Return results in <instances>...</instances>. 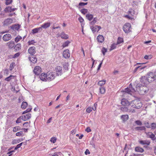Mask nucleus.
<instances>
[{"label":"nucleus","instance_id":"c756f323","mask_svg":"<svg viewBox=\"0 0 156 156\" xmlns=\"http://www.w3.org/2000/svg\"><path fill=\"white\" fill-rule=\"evenodd\" d=\"M28 105L27 103L26 102H23L21 105V108L23 109H25Z\"/></svg>","mask_w":156,"mask_h":156},{"label":"nucleus","instance_id":"09e8293b","mask_svg":"<svg viewBox=\"0 0 156 156\" xmlns=\"http://www.w3.org/2000/svg\"><path fill=\"white\" fill-rule=\"evenodd\" d=\"M68 65L67 63H64L63 65V68L66 70H68Z\"/></svg>","mask_w":156,"mask_h":156},{"label":"nucleus","instance_id":"58836bf2","mask_svg":"<svg viewBox=\"0 0 156 156\" xmlns=\"http://www.w3.org/2000/svg\"><path fill=\"white\" fill-rule=\"evenodd\" d=\"M123 39L120 37H119L118 39L117 44H119L123 42Z\"/></svg>","mask_w":156,"mask_h":156},{"label":"nucleus","instance_id":"412c9836","mask_svg":"<svg viewBox=\"0 0 156 156\" xmlns=\"http://www.w3.org/2000/svg\"><path fill=\"white\" fill-rule=\"evenodd\" d=\"M97 40L98 42L102 43L104 41V38L102 35H99L97 37Z\"/></svg>","mask_w":156,"mask_h":156},{"label":"nucleus","instance_id":"bb28decb","mask_svg":"<svg viewBox=\"0 0 156 156\" xmlns=\"http://www.w3.org/2000/svg\"><path fill=\"white\" fill-rule=\"evenodd\" d=\"M120 109L122 111L124 112H130L132 111L130 109H129L126 107H122Z\"/></svg>","mask_w":156,"mask_h":156},{"label":"nucleus","instance_id":"c9c22d12","mask_svg":"<svg viewBox=\"0 0 156 156\" xmlns=\"http://www.w3.org/2000/svg\"><path fill=\"white\" fill-rule=\"evenodd\" d=\"M97 18H94L93 20L90 22V24L94 25L97 22Z\"/></svg>","mask_w":156,"mask_h":156},{"label":"nucleus","instance_id":"5701e85b","mask_svg":"<svg viewBox=\"0 0 156 156\" xmlns=\"http://www.w3.org/2000/svg\"><path fill=\"white\" fill-rule=\"evenodd\" d=\"M129 116L128 115H122L121 116V119L123 122H125L128 119Z\"/></svg>","mask_w":156,"mask_h":156},{"label":"nucleus","instance_id":"052dcab7","mask_svg":"<svg viewBox=\"0 0 156 156\" xmlns=\"http://www.w3.org/2000/svg\"><path fill=\"white\" fill-rule=\"evenodd\" d=\"M92 110V109L90 107H88L86 109V111L88 113H90V112H91Z\"/></svg>","mask_w":156,"mask_h":156},{"label":"nucleus","instance_id":"2eb2a0df","mask_svg":"<svg viewBox=\"0 0 156 156\" xmlns=\"http://www.w3.org/2000/svg\"><path fill=\"white\" fill-rule=\"evenodd\" d=\"M13 20L11 19L8 18L5 20L4 22V25H8L12 23Z\"/></svg>","mask_w":156,"mask_h":156},{"label":"nucleus","instance_id":"49530a36","mask_svg":"<svg viewBox=\"0 0 156 156\" xmlns=\"http://www.w3.org/2000/svg\"><path fill=\"white\" fill-rule=\"evenodd\" d=\"M88 10L86 9H81L80 11L81 12L83 13V14H85L87 12Z\"/></svg>","mask_w":156,"mask_h":156},{"label":"nucleus","instance_id":"393cba45","mask_svg":"<svg viewBox=\"0 0 156 156\" xmlns=\"http://www.w3.org/2000/svg\"><path fill=\"white\" fill-rule=\"evenodd\" d=\"M29 59L30 61L34 63H36L37 61V58L33 56L29 57Z\"/></svg>","mask_w":156,"mask_h":156},{"label":"nucleus","instance_id":"39448f33","mask_svg":"<svg viewBox=\"0 0 156 156\" xmlns=\"http://www.w3.org/2000/svg\"><path fill=\"white\" fill-rule=\"evenodd\" d=\"M135 91V90L134 88L132 87L131 84H129V87L126 88L125 89V91H124V94L126 93H128L130 94H132V93H133Z\"/></svg>","mask_w":156,"mask_h":156},{"label":"nucleus","instance_id":"a18cd8bd","mask_svg":"<svg viewBox=\"0 0 156 156\" xmlns=\"http://www.w3.org/2000/svg\"><path fill=\"white\" fill-rule=\"evenodd\" d=\"M70 43V42L69 41H67L63 44L62 46L64 48L67 47L68 46Z\"/></svg>","mask_w":156,"mask_h":156},{"label":"nucleus","instance_id":"aec40b11","mask_svg":"<svg viewBox=\"0 0 156 156\" xmlns=\"http://www.w3.org/2000/svg\"><path fill=\"white\" fill-rule=\"evenodd\" d=\"M20 26L18 24H15L12 25L11 27V28L14 30H18L19 29Z\"/></svg>","mask_w":156,"mask_h":156},{"label":"nucleus","instance_id":"3c124183","mask_svg":"<svg viewBox=\"0 0 156 156\" xmlns=\"http://www.w3.org/2000/svg\"><path fill=\"white\" fill-rule=\"evenodd\" d=\"M36 42L34 40L31 41H29L28 42V45H30L31 44H33L34 43H35Z\"/></svg>","mask_w":156,"mask_h":156},{"label":"nucleus","instance_id":"4be33fe9","mask_svg":"<svg viewBox=\"0 0 156 156\" xmlns=\"http://www.w3.org/2000/svg\"><path fill=\"white\" fill-rule=\"evenodd\" d=\"M15 79H16V76H15L10 75L9 76L6 78L5 79V81H9L10 80H15Z\"/></svg>","mask_w":156,"mask_h":156},{"label":"nucleus","instance_id":"6e6d98bb","mask_svg":"<svg viewBox=\"0 0 156 156\" xmlns=\"http://www.w3.org/2000/svg\"><path fill=\"white\" fill-rule=\"evenodd\" d=\"M118 44H113L112 45V46H111V49L110 50H113L114 49H115L116 47V45H117Z\"/></svg>","mask_w":156,"mask_h":156},{"label":"nucleus","instance_id":"c03bdc74","mask_svg":"<svg viewBox=\"0 0 156 156\" xmlns=\"http://www.w3.org/2000/svg\"><path fill=\"white\" fill-rule=\"evenodd\" d=\"M91 30L92 32L94 33L97 31V27H96V26H92L90 27Z\"/></svg>","mask_w":156,"mask_h":156},{"label":"nucleus","instance_id":"4468645a","mask_svg":"<svg viewBox=\"0 0 156 156\" xmlns=\"http://www.w3.org/2000/svg\"><path fill=\"white\" fill-rule=\"evenodd\" d=\"M63 55L65 58H69L70 56V53L69 50L68 49L65 50L63 51Z\"/></svg>","mask_w":156,"mask_h":156},{"label":"nucleus","instance_id":"ddd939ff","mask_svg":"<svg viewBox=\"0 0 156 156\" xmlns=\"http://www.w3.org/2000/svg\"><path fill=\"white\" fill-rule=\"evenodd\" d=\"M139 143L143 145H149L150 143V142L148 140H141L139 141Z\"/></svg>","mask_w":156,"mask_h":156},{"label":"nucleus","instance_id":"f257e3e1","mask_svg":"<svg viewBox=\"0 0 156 156\" xmlns=\"http://www.w3.org/2000/svg\"><path fill=\"white\" fill-rule=\"evenodd\" d=\"M136 90L141 95H144L147 93L148 90V88L145 86L140 84H138L136 86Z\"/></svg>","mask_w":156,"mask_h":156},{"label":"nucleus","instance_id":"13d9d810","mask_svg":"<svg viewBox=\"0 0 156 156\" xmlns=\"http://www.w3.org/2000/svg\"><path fill=\"white\" fill-rule=\"evenodd\" d=\"M14 64V63L12 62L11 63L10 65L9 69L10 70H11L13 68V65Z\"/></svg>","mask_w":156,"mask_h":156},{"label":"nucleus","instance_id":"5fc2aeb1","mask_svg":"<svg viewBox=\"0 0 156 156\" xmlns=\"http://www.w3.org/2000/svg\"><path fill=\"white\" fill-rule=\"evenodd\" d=\"M135 123L138 125L141 126L142 125V123L140 120L135 121Z\"/></svg>","mask_w":156,"mask_h":156},{"label":"nucleus","instance_id":"6e6552de","mask_svg":"<svg viewBox=\"0 0 156 156\" xmlns=\"http://www.w3.org/2000/svg\"><path fill=\"white\" fill-rule=\"evenodd\" d=\"M41 68L39 66H36L34 70V73L37 75H38L41 73Z\"/></svg>","mask_w":156,"mask_h":156},{"label":"nucleus","instance_id":"b1692460","mask_svg":"<svg viewBox=\"0 0 156 156\" xmlns=\"http://www.w3.org/2000/svg\"><path fill=\"white\" fill-rule=\"evenodd\" d=\"M51 25V23L49 22H47L44 23L41 26L42 28L46 29L47 28L49 27Z\"/></svg>","mask_w":156,"mask_h":156},{"label":"nucleus","instance_id":"0e129e2a","mask_svg":"<svg viewBox=\"0 0 156 156\" xmlns=\"http://www.w3.org/2000/svg\"><path fill=\"white\" fill-rule=\"evenodd\" d=\"M12 2V0H6L5 2V4L7 5L10 4Z\"/></svg>","mask_w":156,"mask_h":156},{"label":"nucleus","instance_id":"338daca9","mask_svg":"<svg viewBox=\"0 0 156 156\" xmlns=\"http://www.w3.org/2000/svg\"><path fill=\"white\" fill-rule=\"evenodd\" d=\"M78 20L81 23H83L84 21L83 19L81 17H79Z\"/></svg>","mask_w":156,"mask_h":156},{"label":"nucleus","instance_id":"79ce46f5","mask_svg":"<svg viewBox=\"0 0 156 156\" xmlns=\"http://www.w3.org/2000/svg\"><path fill=\"white\" fill-rule=\"evenodd\" d=\"M145 68V67H141V66H138L135 68V69L134 70V72H136L138 70V69H139L140 70H141L144 69Z\"/></svg>","mask_w":156,"mask_h":156},{"label":"nucleus","instance_id":"9b49d317","mask_svg":"<svg viewBox=\"0 0 156 156\" xmlns=\"http://www.w3.org/2000/svg\"><path fill=\"white\" fill-rule=\"evenodd\" d=\"M55 69L57 72V75H61L62 74V67H61L60 66H57L56 67Z\"/></svg>","mask_w":156,"mask_h":156},{"label":"nucleus","instance_id":"423d86ee","mask_svg":"<svg viewBox=\"0 0 156 156\" xmlns=\"http://www.w3.org/2000/svg\"><path fill=\"white\" fill-rule=\"evenodd\" d=\"M140 81L142 84H144V85L145 86L146 85H147L150 82L149 80H148L147 77L145 76H142L140 78Z\"/></svg>","mask_w":156,"mask_h":156},{"label":"nucleus","instance_id":"69168bd1","mask_svg":"<svg viewBox=\"0 0 156 156\" xmlns=\"http://www.w3.org/2000/svg\"><path fill=\"white\" fill-rule=\"evenodd\" d=\"M126 18H128L129 19H131L132 18V16H131L130 15L128 14V15H127L125 16Z\"/></svg>","mask_w":156,"mask_h":156},{"label":"nucleus","instance_id":"6ab92c4d","mask_svg":"<svg viewBox=\"0 0 156 156\" xmlns=\"http://www.w3.org/2000/svg\"><path fill=\"white\" fill-rule=\"evenodd\" d=\"M46 76H47V73L46 74L43 73L41 74L39 77L41 80L43 81H47Z\"/></svg>","mask_w":156,"mask_h":156},{"label":"nucleus","instance_id":"864d4df0","mask_svg":"<svg viewBox=\"0 0 156 156\" xmlns=\"http://www.w3.org/2000/svg\"><path fill=\"white\" fill-rule=\"evenodd\" d=\"M152 58L151 55H146L144 56V58L146 59H151Z\"/></svg>","mask_w":156,"mask_h":156},{"label":"nucleus","instance_id":"0eeeda50","mask_svg":"<svg viewBox=\"0 0 156 156\" xmlns=\"http://www.w3.org/2000/svg\"><path fill=\"white\" fill-rule=\"evenodd\" d=\"M12 36L9 34H6L3 36V40L5 41H7L11 39Z\"/></svg>","mask_w":156,"mask_h":156},{"label":"nucleus","instance_id":"a19ab883","mask_svg":"<svg viewBox=\"0 0 156 156\" xmlns=\"http://www.w3.org/2000/svg\"><path fill=\"white\" fill-rule=\"evenodd\" d=\"M22 39V37L21 36H18L16 37L15 38V41L16 43H17L21 39Z\"/></svg>","mask_w":156,"mask_h":156},{"label":"nucleus","instance_id":"680f3d73","mask_svg":"<svg viewBox=\"0 0 156 156\" xmlns=\"http://www.w3.org/2000/svg\"><path fill=\"white\" fill-rule=\"evenodd\" d=\"M32 31L33 34H34L38 32L37 28L33 29Z\"/></svg>","mask_w":156,"mask_h":156},{"label":"nucleus","instance_id":"7c9ffc66","mask_svg":"<svg viewBox=\"0 0 156 156\" xmlns=\"http://www.w3.org/2000/svg\"><path fill=\"white\" fill-rule=\"evenodd\" d=\"M93 15L90 13L86 15V18L89 21L92 20L93 18Z\"/></svg>","mask_w":156,"mask_h":156},{"label":"nucleus","instance_id":"cd10ccee","mask_svg":"<svg viewBox=\"0 0 156 156\" xmlns=\"http://www.w3.org/2000/svg\"><path fill=\"white\" fill-rule=\"evenodd\" d=\"M135 129L137 131H141L145 130L146 129L145 127L144 126L136 127L135 128Z\"/></svg>","mask_w":156,"mask_h":156},{"label":"nucleus","instance_id":"8fccbe9b","mask_svg":"<svg viewBox=\"0 0 156 156\" xmlns=\"http://www.w3.org/2000/svg\"><path fill=\"white\" fill-rule=\"evenodd\" d=\"M23 141V139H18L17 140H14L13 142V144H15L14 143H15V144H16L17 143H19L21 141Z\"/></svg>","mask_w":156,"mask_h":156},{"label":"nucleus","instance_id":"f704fd0d","mask_svg":"<svg viewBox=\"0 0 156 156\" xmlns=\"http://www.w3.org/2000/svg\"><path fill=\"white\" fill-rule=\"evenodd\" d=\"M128 14L132 16H133L134 15V10H133L132 9H129V11H128Z\"/></svg>","mask_w":156,"mask_h":156},{"label":"nucleus","instance_id":"ea45409f","mask_svg":"<svg viewBox=\"0 0 156 156\" xmlns=\"http://www.w3.org/2000/svg\"><path fill=\"white\" fill-rule=\"evenodd\" d=\"M149 128H151L152 129H156V123H152L151 127Z\"/></svg>","mask_w":156,"mask_h":156},{"label":"nucleus","instance_id":"bf43d9fd","mask_svg":"<svg viewBox=\"0 0 156 156\" xmlns=\"http://www.w3.org/2000/svg\"><path fill=\"white\" fill-rule=\"evenodd\" d=\"M87 3H84V2H80L79 4V5L80 6H84L85 5H86L87 4Z\"/></svg>","mask_w":156,"mask_h":156},{"label":"nucleus","instance_id":"473e14b6","mask_svg":"<svg viewBox=\"0 0 156 156\" xmlns=\"http://www.w3.org/2000/svg\"><path fill=\"white\" fill-rule=\"evenodd\" d=\"M62 38L65 39H67L68 38V37L67 35H66L64 33H62L60 35Z\"/></svg>","mask_w":156,"mask_h":156},{"label":"nucleus","instance_id":"de8ad7c7","mask_svg":"<svg viewBox=\"0 0 156 156\" xmlns=\"http://www.w3.org/2000/svg\"><path fill=\"white\" fill-rule=\"evenodd\" d=\"M107 51V49L105 48H103L101 50V52L103 53L104 55H105V53Z\"/></svg>","mask_w":156,"mask_h":156},{"label":"nucleus","instance_id":"e433bc0d","mask_svg":"<svg viewBox=\"0 0 156 156\" xmlns=\"http://www.w3.org/2000/svg\"><path fill=\"white\" fill-rule=\"evenodd\" d=\"M16 135L17 136H23L24 135V134L23 133V132L22 131H21L20 132H18L16 133Z\"/></svg>","mask_w":156,"mask_h":156},{"label":"nucleus","instance_id":"c85d7f7f","mask_svg":"<svg viewBox=\"0 0 156 156\" xmlns=\"http://www.w3.org/2000/svg\"><path fill=\"white\" fill-rule=\"evenodd\" d=\"M21 48V46L20 44H17L14 47L15 51H17L20 50Z\"/></svg>","mask_w":156,"mask_h":156},{"label":"nucleus","instance_id":"a211bd4d","mask_svg":"<svg viewBox=\"0 0 156 156\" xmlns=\"http://www.w3.org/2000/svg\"><path fill=\"white\" fill-rule=\"evenodd\" d=\"M6 45L10 48H12L14 47L15 43L13 41H10L6 43Z\"/></svg>","mask_w":156,"mask_h":156},{"label":"nucleus","instance_id":"7ed1b4c3","mask_svg":"<svg viewBox=\"0 0 156 156\" xmlns=\"http://www.w3.org/2000/svg\"><path fill=\"white\" fill-rule=\"evenodd\" d=\"M145 76L150 82L156 80V76L153 73H148Z\"/></svg>","mask_w":156,"mask_h":156},{"label":"nucleus","instance_id":"37998d69","mask_svg":"<svg viewBox=\"0 0 156 156\" xmlns=\"http://www.w3.org/2000/svg\"><path fill=\"white\" fill-rule=\"evenodd\" d=\"M20 128L19 126H17L13 128V131L14 132H16L17 131L20 130Z\"/></svg>","mask_w":156,"mask_h":156},{"label":"nucleus","instance_id":"603ef678","mask_svg":"<svg viewBox=\"0 0 156 156\" xmlns=\"http://www.w3.org/2000/svg\"><path fill=\"white\" fill-rule=\"evenodd\" d=\"M32 109V108H27L26 111H24L23 113V114H25V113H26L27 112H30V111H31V110Z\"/></svg>","mask_w":156,"mask_h":156},{"label":"nucleus","instance_id":"4c0bfd02","mask_svg":"<svg viewBox=\"0 0 156 156\" xmlns=\"http://www.w3.org/2000/svg\"><path fill=\"white\" fill-rule=\"evenodd\" d=\"M100 92L101 94H104L105 93V87H101L100 88Z\"/></svg>","mask_w":156,"mask_h":156},{"label":"nucleus","instance_id":"e2e57ef3","mask_svg":"<svg viewBox=\"0 0 156 156\" xmlns=\"http://www.w3.org/2000/svg\"><path fill=\"white\" fill-rule=\"evenodd\" d=\"M20 55V53H16V54H14L13 55V58H16L19 56Z\"/></svg>","mask_w":156,"mask_h":156},{"label":"nucleus","instance_id":"f8f14e48","mask_svg":"<svg viewBox=\"0 0 156 156\" xmlns=\"http://www.w3.org/2000/svg\"><path fill=\"white\" fill-rule=\"evenodd\" d=\"M28 52L31 55H33L36 52L35 48L34 47H31L28 50Z\"/></svg>","mask_w":156,"mask_h":156},{"label":"nucleus","instance_id":"2f4dec72","mask_svg":"<svg viewBox=\"0 0 156 156\" xmlns=\"http://www.w3.org/2000/svg\"><path fill=\"white\" fill-rule=\"evenodd\" d=\"M12 8L11 7L8 6L6 7L4 9V11L5 12H11L12 10Z\"/></svg>","mask_w":156,"mask_h":156},{"label":"nucleus","instance_id":"72a5a7b5","mask_svg":"<svg viewBox=\"0 0 156 156\" xmlns=\"http://www.w3.org/2000/svg\"><path fill=\"white\" fill-rule=\"evenodd\" d=\"M105 80L99 81L98 83V85L100 86H102L105 84Z\"/></svg>","mask_w":156,"mask_h":156},{"label":"nucleus","instance_id":"f3484780","mask_svg":"<svg viewBox=\"0 0 156 156\" xmlns=\"http://www.w3.org/2000/svg\"><path fill=\"white\" fill-rule=\"evenodd\" d=\"M136 106H132V107L137 109H139L142 106V104L140 101H137L135 102Z\"/></svg>","mask_w":156,"mask_h":156},{"label":"nucleus","instance_id":"4d7b16f0","mask_svg":"<svg viewBox=\"0 0 156 156\" xmlns=\"http://www.w3.org/2000/svg\"><path fill=\"white\" fill-rule=\"evenodd\" d=\"M56 140V138L55 137H52L51 138L50 141L51 142L54 143L55 142Z\"/></svg>","mask_w":156,"mask_h":156},{"label":"nucleus","instance_id":"9d476101","mask_svg":"<svg viewBox=\"0 0 156 156\" xmlns=\"http://www.w3.org/2000/svg\"><path fill=\"white\" fill-rule=\"evenodd\" d=\"M146 135L147 137L151 138L153 140H154L156 139V137L151 132L147 133Z\"/></svg>","mask_w":156,"mask_h":156},{"label":"nucleus","instance_id":"774afa93","mask_svg":"<svg viewBox=\"0 0 156 156\" xmlns=\"http://www.w3.org/2000/svg\"><path fill=\"white\" fill-rule=\"evenodd\" d=\"M23 125L24 127H27L28 126L29 124L28 122H26L24 123Z\"/></svg>","mask_w":156,"mask_h":156},{"label":"nucleus","instance_id":"20e7f679","mask_svg":"<svg viewBox=\"0 0 156 156\" xmlns=\"http://www.w3.org/2000/svg\"><path fill=\"white\" fill-rule=\"evenodd\" d=\"M46 79L47 81H51L53 80L55 77V72H47V73Z\"/></svg>","mask_w":156,"mask_h":156},{"label":"nucleus","instance_id":"dca6fc26","mask_svg":"<svg viewBox=\"0 0 156 156\" xmlns=\"http://www.w3.org/2000/svg\"><path fill=\"white\" fill-rule=\"evenodd\" d=\"M31 115L30 113H27L22 116V119L24 121L27 120L30 118Z\"/></svg>","mask_w":156,"mask_h":156},{"label":"nucleus","instance_id":"f03ea898","mask_svg":"<svg viewBox=\"0 0 156 156\" xmlns=\"http://www.w3.org/2000/svg\"><path fill=\"white\" fill-rule=\"evenodd\" d=\"M123 29L125 33L128 34L131 31V26L129 23H126L123 27Z\"/></svg>","mask_w":156,"mask_h":156},{"label":"nucleus","instance_id":"1a4fd4ad","mask_svg":"<svg viewBox=\"0 0 156 156\" xmlns=\"http://www.w3.org/2000/svg\"><path fill=\"white\" fill-rule=\"evenodd\" d=\"M136 101H132L130 103H129L128 101L126 99L123 98L122 99L121 101V104L122 105H130L133 102L134 103V102H136Z\"/></svg>","mask_w":156,"mask_h":156},{"label":"nucleus","instance_id":"a878e982","mask_svg":"<svg viewBox=\"0 0 156 156\" xmlns=\"http://www.w3.org/2000/svg\"><path fill=\"white\" fill-rule=\"evenodd\" d=\"M135 150L136 152L140 153H142L144 151V149L142 148L139 147H136Z\"/></svg>","mask_w":156,"mask_h":156}]
</instances>
